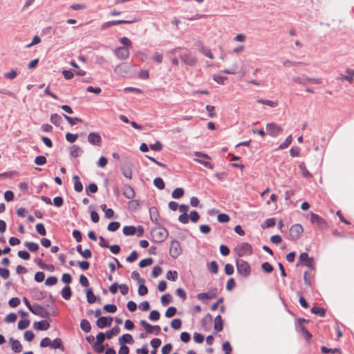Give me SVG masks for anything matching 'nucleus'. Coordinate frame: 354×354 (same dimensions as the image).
Returning a JSON list of instances; mask_svg holds the SVG:
<instances>
[{"mask_svg":"<svg viewBox=\"0 0 354 354\" xmlns=\"http://www.w3.org/2000/svg\"><path fill=\"white\" fill-rule=\"evenodd\" d=\"M168 231L162 227L158 226L151 230L152 240L156 243H162L168 237Z\"/></svg>","mask_w":354,"mask_h":354,"instance_id":"obj_1","label":"nucleus"},{"mask_svg":"<svg viewBox=\"0 0 354 354\" xmlns=\"http://www.w3.org/2000/svg\"><path fill=\"white\" fill-rule=\"evenodd\" d=\"M236 264L237 268V272L239 274L242 275L244 277H247L250 274L251 268L250 264L247 261L243 259H237Z\"/></svg>","mask_w":354,"mask_h":354,"instance_id":"obj_2","label":"nucleus"},{"mask_svg":"<svg viewBox=\"0 0 354 354\" xmlns=\"http://www.w3.org/2000/svg\"><path fill=\"white\" fill-rule=\"evenodd\" d=\"M310 222L313 224H316L321 230H326L328 227V225L326 221L318 214H316L313 212L310 213Z\"/></svg>","mask_w":354,"mask_h":354,"instance_id":"obj_3","label":"nucleus"},{"mask_svg":"<svg viewBox=\"0 0 354 354\" xmlns=\"http://www.w3.org/2000/svg\"><path fill=\"white\" fill-rule=\"evenodd\" d=\"M182 248L179 241L174 240L171 241L169 254L173 259L178 258L182 254Z\"/></svg>","mask_w":354,"mask_h":354,"instance_id":"obj_4","label":"nucleus"},{"mask_svg":"<svg viewBox=\"0 0 354 354\" xmlns=\"http://www.w3.org/2000/svg\"><path fill=\"white\" fill-rule=\"evenodd\" d=\"M304 232V228L300 224L292 225L289 230V239L291 240H297L299 238Z\"/></svg>","mask_w":354,"mask_h":354,"instance_id":"obj_5","label":"nucleus"},{"mask_svg":"<svg viewBox=\"0 0 354 354\" xmlns=\"http://www.w3.org/2000/svg\"><path fill=\"white\" fill-rule=\"evenodd\" d=\"M137 21H138V19L137 18H133L131 20H113V21H109L104 23L101 26V30H106V29L110 28L111 26H115V25L129 24H132V23L137 22Z\"/></svg>","mask_w":354,"mask_h":354,"instance_id":"obj_6","label":"nucleus"},{"mask_svg":"<svg viewBox=\"0 0 354 354\" xmlns=\"http://www.w3.org/2000/svg\"><path fill=\"white\" fill-rule=\"evenodd\" d=\"M266 130L268 133L272 137H277L283 132V128L274 122L268 123Z\"/></svg>","mask_w":354,"mask_h":354,"instance_id":"obj_7","label":"nucleus"},{"mask_svg":"<svg viewBox=\"0 0 354 354\" xmlns=\"http://www.w3.org/2000/svg\"><path fill=\"white\" fill-rule=\"evenodd\" d=\"M236 250L239 257L250 255L252 253V248L251 245L248 243H242L238 245Z\"/></svg>","mask_w":354,"mask_h":354,"instance_id":"obj_8","label":"nucleus"},{"mask_svg":"<svg viewBox=\"0 0 354 354\" xmlns=\"http://www.w3.org/2000/svg\"><path fill=\"white\" fill-rule=\"evenodd\" d=\"M140 325L147 333L159 335L160 333V327L159 326H151L145 320H141Z\"/></svg>","mask_w":354,"mask_h":354,"instance_id":"obj_9","label":"nucleus"},{"mask_svg":"<svg viewBox=\"0 0 354 354\" xmlns=\"http://www.w3.org/2000/svg\"><path fill=\"white\" fill-rule=\"evenodd\" d=\"M30 312L43 318H47L49 317V313L46 309L37 304L32 305V310H30Z\"/></svg>","mask_w":354,"mask_h":354,"instance_id":"obj_10","label":"nucleus"},{"mask_svg":"<svg viewBox=\"0 0 354 354\" xmlns=\"http://www.w3.org/2000/svg\"><path fill=\"white\" fill-rule=\"evenodd\" d=\"M180 57L185 64L194 66L196 63V57L188 52L180 53Z\"/></svg>","mask_w":354,"mask_h":354,"instance_id":"obj_11","label":"nucleus"},{"mask_svg":"<svg viewBox=\"0 0 354 354\" xmlns=\"http://www.w3.org/2000/svg\"><path fill=\"white\" fill-rule=\"evenodd\" d=\"M114 54L118 59L125 60L129 57V49L125 47H118L115 49Z\"/></svg>","mask_w":354,"mask_h":354,"instance_id":"obj_12","label":"nucleus"},{"mask_svg":"<svg viewBox=\"0 0 354 354\" xmlns=\"http://www.w3.org/2000/svg\"><path fill=\"white\" fill-rule=\"evenodd\" d=\"M88 142L93 145L100 146L102 138L98 133L92 132L88 135Z\"/></svg>","mask_w":354,"mask_h":354,"instance_id":"obj_13","label":"nucleus"},{"mask_svg":"<svg viewBox=\"0 0 354 354\" xmlns=\"http://www.w3.org/2000/svg\"><path fill=\"white\" fill-rule=\"evenodd\" d=\"M299 261L310 268L314 266L313 259L310 258L306 252H303L299 255Z\"/></svg>","mask_w":354,"mask_h":354,"instance_id":"obj_14","label":"nucleus"},{"mask_svg":"<svg viewBox=\"0 0 354 354\" xmlns=\"http://www.w3.org/2000/svg\"><path fill=\"white\" fill-rule=\"evenodd\" d=\"M113 319L111 317H100L96 322V325L100 328H103L106 326H110Z\"/></svg>","mask_w":354,"mask_h":354,"instance_id":"obj_15","label":"nucleus"},{"mask_svg":"<svg viewBox=\"0 0 354 354\" xmlns=\"http://www.w3.org/2000/svg\"><path fill=\"white\" fill-rule=\"evenodd\" d=\"M181 50L182 48L176 47L167 53V56L170 59L172 64L176 66H178L179 65V62L178 59L175 57V55Z\"/></svg>","mask_w":354,"mask_h":354,"instance_id":"obj_16","label":"nucleus"},{"mask_svg":"<svg viewBox=\"0 0 354 354\" xmlns=\"http://www.w3.org/2000/svg\"><path fill=\"white\" fill-rule=\"evenodd\" d=\"M299 324V328L300 329L301 332L305 335V337L307 340H309L312 337V335L310 333V332L306 329L305 326L302 325L303 322H308V320H306L305 319L301 318L298 321Z\"/></svg>","mask_w":354,"mask_h":354,"instance_id":"obj_17","label":"nucleus"},{"mask_svg":"<svg viewBox=\"0 0 354 354\" xmlns=\"http://www.w3.org/2000/svg\"><path fill=\"white\" fill-rule=\"evenodd\" d=\"M354 78V71L350 68L346 70V75L341 74L338 80H344L352 84Z\"/></svg>","mask_w":354,"mask_h":354,"instance_id":"obj_18","label":"nucleus"},{"mask_svg":"<svg viewBox=\"0 0 354 354\" xmlns=\"http://www.w3.org/2000/svg\"><path fill=\"white\" fill-rule=\"evenodd\" d=\"M123 195L128 199H132L135 197V192L131 185H124L123 188Z\"/></svg>","mask_w":354,"mask_h":354,"instance_id":"obj_19","label":"nucleus"},{"mask_svg":"<svg viewBox=\"0 0 354 354\" xmlns=\"http://www.w3.org/2000/svg\"><path fill=\"white\" fill-rule=\"evenodd\" d=\"M34 328L38 330H46L50 327V324L46 321L35 322L33 324Z\"/></svg>","mask_w":354,"mask_h":354,"instance_id":"obj_20","label":"nucleus"},{"mask_svg":"<svg viewBox=\"0 0 354 354\" xmlns=\"http://www.w3.org/2000/svg\"><path fill=\"white\" fill-rule=\"evenodd\" d=\"M150 218L155 223H159L160 216L158 209L156 207H151L149 209Z\"/></svg>","mask_w":354,"mask_h":354,"instance_id":"obj_21","label":"nucleus"},{"mask_svg":"<svg viewBox=\"0 0 354 354\" xmlns=\"http://www.w3.org/2000/svg\"><path fill=\"white\" fill-rule=\"evenodd\" d=\"M10 343L11 344L12 349L15 353H19L22 350V346L21 343L16 339H14L13 338L10 339Z\"/></svg>","mask_w":354,"mask_h":354,"instance_id":"obj_22","label":"nucleus"},{"mask_svg":"<svg viewBox=\"0 0 354 354\" xmlns=\"http://www.w3.org/2000/svg\"><path fill=\"white\" fill-rule=\"evenodd\" d=\"M223 322L221 315H218L214 319V330L217 332H220L223 330Z\"/></svg>","mask_w":354,"mask_h":354,"instance_id":"obj_23","label":"nucleus"},{"mask_svg":"<svg viewBox=\"0 0 354 354\" xmlns=\"http://www.w3.org/2000/svg\"><path fill=\"white\" fill-rule=\"evenodd\" d=\"M83 153V150L77 145H73L70 151V155L73 158H77Z\"/></svg>","mask_w":354,"mask_h":354,"instance_id":"obj_24","label":"nucleus"},{"mask_svg":"<svg viewBox=\"0 0 354 354\" xmlns=\"http://www.w3.org/2000/svg\"><path fill=\"white\" fill-rule=\"evenodd\" d=\"M62 297L66 299L69 300L72 296V291L69 286H65L61 291Z\"/></svg>","mask_w":354,"mask_h":354,"instance_id":"obj_25","label":"nucleus"},{"mask_svg":"<svg viewBox=\"0 0 354 354\" xmlns=\"http://www.w3.org/2000/svg\"><path fill=\"white\" fill-rule=\"evenodd\" d=\"M133 337L130 334H124L119 338V343L120 344H124V343L133 344Z\"/></svg>","mask_w":354,"mask_h":354,"instance_id":"obj_26","label":"nucleus"},{"mask_svg":"<svg viewBox=\"0 0 354 354\" xmlns=\"http://www.w3.org/2000/svg\"><path fill=\"white\" fill-rule=\"evenodd\" d=\"M73 179L74 180V189L76 192H80L83 190V185L82 183L80 182V177L77 175H75L73 177Z\"/></svg>","mask_w":354,"mask_h":354,"instance_id":"obj_27","label":"nucleus"},{"mask_svg":"<svg viewBox=\"0 0 354 354\" xmlns=\"http://www.w3.org/2000/svg\"><path fill=\"white\" fill-rule=\"evenodd\" d=\"M137 228L134 226H124L123 233L126 236H132L136 234Z\"/></svg>","mask_w":354,"mask_h":354,"instance_id":"obj_28","label":"nucleus"},{"mask_svg":"<svg viewBox=\"0 0 354 354\" xmlns=\"http://www.w3.org/2000/svg\"><path fill=\"white\" fill-rule=\"evenodd\" d=\"M299 168L301 172V174L304 177L309 178L312 177V174L308 171L306 169V165L304 162H301L299 165Z\"/></svg>","mask_w":354,"mask_h":354,"instance_id":"obj_29","label":"nucleus"},{"mask_svg":"<svg viewBox=\"0 0 354 354\" xmlns=\"http://www.w3.org/2000/svg\"><path fill=\"white\" fill-rule=\"evenodd\" d=\"M120 331V328H118V326L113 327L112 329L107 330L106 332V337L107 339H110L113 336H115L118 334H119Z\"/></svg>","mask_w":354,"mask_h":354,"instance_id":"obj_30","label":"nucleus"},{"mask_svg":"<svg viewBox=\"0 0 354 354\" xmlns=\"http://www.w3.org/2000/svg\"><path fill=\"white\" fill-rule=\"evenodd\" d=\"M50 122L54 125L59 127L62 122V119L59 115H58L57 113H54V114H52L50 116Z\"/></svg>","mask_w":354,"mask_h":354,"instance_id":"obj_31","label":"nucleus"},{"mask_svg":"<svg viewBox=\"0 0 354 354\" xmlns=\"http://www.w3.org/2000/svg\"><path fill=\"white\" fill-rule=\"evenodd\" d=\"M311 312L313 314L319 315L320 317H325V315H326V310L324 308H320L319 306H313L311 308Z\"/></svg>","mask_w":354,"mask_h":354,"instance_id":"obj_32","label":"nucleus"},{"mask_svg":"<svg viewBox=\"0 0 354 354\" xmlns=\"http://www.w3.org/2000/svg\"><path fill=\"white\" fill-rule=\"evenodd\" d=\"M258 103L265 104L267 106H269L270 107H276L278 106V102L277 101H272L269 100H263V99H258L257 100Z\"/></svg>","mask_w":354,"mask_h":354,"instance_id":"obj_33","label":"nucleus"},{"mask_svg":"<svg viewBox=\"0 0 354 354\" xmlns=\"http://www.w3.org/2000/svg\"><path fill=\"white\" fill-rule=\"evenodd\" d=\"M86 297H87V301L89 304H93L96 301V297L95 296L94 293L93 292V290L91 288H89L86 290Z\"/></svg>","mask_w":354,"mask_h":354,"instance_id":"obj_34","label":"nucleus"},{"mask_svg":"<svg viewBox=\"0 0 354 354\" xmlns=\"http://www.w3.org/2000/svg\"><path fill=\"white\" fill-rule=\"evenodd\" d=\"M80 327L86 333L90 332L91 329V324L87 319H82L81 321Z\"/></svg>","mask_w":354,"mask_h":354,"instance_id":"obj_35","label":"nucleus"},{"mask_svg":"<svg viewBox=\"0 0 354 354\" xmlns=\"http://www.w3.org/2000/svg\"><path fill=\"white\" fill-rule=\"evenodd\" d=\"M24 245L32 252H35L39 249V245L34 242H26Z\"/></svg>","mask_w":354,"mask_h":354,"instance_id":"obj_36","label":"nucleus"},{"mask_svg":"<svg viewBox=\"0 0 354 354\" xmlns=\"http://www.w3.org/2000/svg\"><path fill=\"white\" fill-rule=\"evenodd\" d=\"M120 42L123 45L122 47H125V48L130 49L132 47V42L126 37L120 38Z\"/></svg>","mask_w":354,"mask_h":354,"instance_id":"obj_37","label":"nucleus"},{"mask_svg":"<svg viewBox=\"0 0 354 354\" xmlns=\"http://www.w3.org/2000/svg\"><path fill=\"white\" fill-rule=\"evenodd\" d=\"M275 219L274 218L266 219L261 225L262 228L272 227L275 225Z\"/></svg>","mask_w":354,"mask_h":354,"instance_id":"obj_38","label":"nucleus"},{"mask_svg":"<svg viewBox=\"0 0 354 354\" xmlns=\"http://www.w3.org/2000/svg\"><path fill=\"white\" fill-rule=\"evenodd\" d=\"M292 81L297 84L306 85L308 84V77H293Z\"/></svg>","mask_w":354,"mask_h":354,"instance_id":"obj_39","label":"nucleus"},{"mask_svg":"<svg viewBox=\"0 0 354 354\" xmlns=\"http://www.w3.org/2000/svg\"><path fill=\"white\" fill-rule=\"evenodd\" d=\"M292 141V137L291 135H290L286 138L285 141L279 146L278 149H286L291 144Z\"/></svg>","mask_w":354,"mask_h":354,"instance_id":"obj_40","label":"nucleus"},{"mask_svg":"<svg viewBox=\"0 0 354 354\" xmlns=\"http://www.w3.org/2000/svg\"><path fill=\"white\" fill-rule=\"evenodd\" d=\"M194 160L198 163L201 164L202 165H203L204 167H205L208 169H214V165H212L209 161H205V160L200 159V158H194Z\"/></svg>","mask_w":354,"mask_h":354,"instance_id":"obj_41","label":"nucleus"},{"mask_svg":"<svg viewBox=\"0 0 354 354\" xmlns=\"http://www.w3.org/2000/svg\"><path fill=\"white\" fill-rule=\"evenodd\" d=\"M166 278L169 281H175L178 278V272L176 270H169L166 274Z\"/></svg>","mask_w":354,"mask_h":354,"instance_id":"obj_42","label":"nucleus"},{"mask_svg":"<svg viewBox=\"0 0 354 354\" xmlns=\"http://www.w3.org/2000/svg\"><path fill=\"white\" fill-rule=\"evenodd\" d=\"M51 347L53 348H62V350H64L62 342L59 338H56L53 342H51Z\"/></svg>","mask_w":354,"mask_h":354,"instance_id":"obj_43","label":"nucleus"},{"mask_svg":"<svg viewBox=\"0 0 354 354\" xmlns=\"http://www.w3.org/2000/svg\"><path fill=\"white\" fill-rule=\"evenodd\" d=\"M184 195V189L183 188H176L172 192L174 198H180Z\"/></svg>","mask_w":354,"mask_h":354,"instance_id":"obj_44","label":"nucleus"},{"mask_svg":"<svg viewBox=\"0 0 354 354\" xmlns=\"http://www.w3.org/2000/svg\"><path fill=\"white\" fill-rule=\"evenodd\" d=\"M200 52L201 53H203L205 56H206L210 59H214V55L212 53L211 50L209 48L202 46L200 48Z\"/></svg>","mask_w":354,"mask_h":354,"instance_id":"obj_45","label":"nucleus"},{"mask_svg":"<svg viewBox=\"0 0 354 354\" xmlns=\"http://www.w3.org/2000/svg\"><path fill=\"white\" fill-rule=\"evenodd\" d=\"M93 349L97 353H102L104 350V346L102 343L94 342L93 344Z\"/></svg>","mask_w":354,"mask_h":354,"instance_id":"obj_46","label":"nucleus"},{"mask_svg":"<svg viewBox=\"0 0 354 354\" xmlns=\"http://www.w3.org/2000/svg\"><path fill=\"white\" fill-rule=\"evenodd\" d=\"M153 184L159 189H162L165 187V183L160 177H157L154 179Z\"/></svg>","mask_w":354,"mask_h":354,"instance_id":"obj_47","label":"nucleus"},{"mask_svg":"<svg viewBox=\"0 0 354 354\" xmlns=\"http://www.w3.org/2000/svg\"><path fill=\"white\" fill-rule=\"evenodd\" d=\"M172 300L171 295L169 293L165 294L161 297V303L163 306H167Z\"/></svg>","mask_w":354,"mask_h":354,"instance_id":"obj_48","label":"nucleus"},{"mask_svg":"<svg viewBox=\"0 0 354 354\" xmlns=\"http://www.w3.org/2000/svg\"><path fill=\"white\" fill-rule=\"evenodd\" d=\"M120 227V223L119 222L114 221V222H111L108 225L107 229L109 231L115 232L116 230H118L119 229Z\"/></svg>","mask_w":354,"mask_h":354,"instance_id":"obj_49","label":"nucleus"},{"mask_svg":"<svg viewBox=\"0 0 354 354\" xmlns=\"http://www.w3.org/2000/svg\"><path fill=\"white\" fill-rule=\"evenodd\" d=\"M208 270L213 274H216L218 270L217 263L214 261H212L208 265Z\"/></svg>","mask_w":354,"mask_h":354,"instance_id":"obj_50","label":"nucleus"},{"mask_svg":"<svg viewBox=\"0 0 354 354\" xmlns=\"http://www.w3.org/2000/svg\"><path fill=\"white\" fill-rule=\"evenodd\" d=\"M64 117L67 120V122L71 125H75L77 123L82 122V120L78 118H71L65 114H64Z\"/></svg>","mask_w":354,"mask_h":354,"instance_id":"obj_51","label":"nucleus"},{"mask_svg":"<svg viewBox=\"0 0 354 354\" xmlns=\"http://www.w3.org/2000/svg\"><path fill=\"white\" fill-rule=\"evenodd\" d=\"M213 79L218 84H224L225 82L227 80V77L220 75H214Z\"/></svg>","mask_w":354,"mask_h":354,"instance_id":"obj_52","label":"nucleus"},{"mask_svg":"<svg viewBox=\"0 0 354 354\" xmlns=\"http://www.w3.org/2000/svg\"><path fill=\"white\" fill-rule=\"evenodd\" d=\"M121 169L124 177L129 179L132 178V171L129 167H122Z\"/></svg>","mask_w":354,"mask_h":354,"instance_id":"obj_53","label":"nucleus"},{"mask_svg":"<svg viewBox=\"0 0 354 354\" xmlns=\"http://www.w3.org/2000/svg\"><path fill=\"white\" fill-rule=\"evenodd\" d=\"M263 270L266 273H270L273 271L272 266L268 262H264L261 265Z\"/></svg>","mask_w":354,"mask_h":354,"instance_id":"obj_54","label":"nucleus"},{"mask_svg":"<svg viewBox=\"0 0 354 354\" xmlns=\"http://www.w3.org/2000/svg\"><path fill=\"white\" fill-rule=\"evenodd\" d=\"M217 219L219 223H225L230 221V216L227 214H218Z\"/></svg>","mask_w":354,"mask_h":354,"instance_id":"obj_55","label":"nucleus"},{"mask_svg":"<svg viewBox=\"0 0 354 354\" xmlns=\"http://www.w3.org/2000/svg\"><path fill=\"white\" fill-rule=\"evenodd\" d=\"M30 321L28 319H21L18 322V328L19 330H24L28 327Z\"/></svg>","mask_w":354,"mask_h":354,"instance_id":"obj_56","label":"nucleus"},{"mask_svg":"<svg viewBox=\"0 0 354 354\" xmlns=\"http://www.w3.org/2000/svg\"><path fill=\"white\" fill-rule=\"evenodd\" d=\"M57 283V278L54 276L48 277L45 281V284L48 286H54Z\"/></svg>","mask_w":354,"mask_h":354,"instance_id":"obj_57","label":"nucleus"},{"mask_svg":"<svg viewBox=\"0 0 354 354\" xmlns=\"http://www.w3.org/2000/svg\"><path fill=\"white\" fill-rule=\"evenodd\" d=\"M152 263H153V259L151 258L145 259L140 261L139 266L140 268H145V267L151 265Z\"/></svg>","mask_w":354,"mask_h":354,"instance_id":"obj_58","label":"nucleus"},{"mask_svg":"<svg viewBox=\"0 0 354 354\" xmlns=\"http://www.w3.org/2000/svg\"><path fill=\"white\" fill-rule=\"evenodd\" d=\"M199 218L200 216L196 211L193 210L190 212L189 219H190L192 222L196 223L199 220Z\"/></svg>","mask_w":354,"mask_h":354,"instance_id":"obj_59","label":"nucleus"},{"mask_svg":"<svg viewBox=\"0 0 354 354\" xmlns=\"http://www.w3.org/2000/svg\"><path fill=\"white\" fill-rule=\"evenodd\" d=\"M182 322L180 319H174L171 322V326L175 330H178L181 327Z\"/></svg>","mask_w":354,"mask_h":354,"instance_id":"obj_60","label":"nucleus"},{"mask_svg":"<svg viewBox=\"0 0 354 354\" xmlns=\"http://www.w3.org/2000/svg\"><path fill=\"white\" fill-rule=\"evenodd\" d=\"M86 193L89 194L90 193L94 194L97 192V186L95 183H91L86 189Z\"/></svg>","mask_w":354,"mask_h":354,"instance_id":"obj_61","label":"nucleus"},{"mask_svg":"<svg viewBox=\"0 0 354 354\" xmlns=\"http://www.w3.org/2000/svg\"><path fill=\"white\" fill-rule=\"evenodd\" d=\"M148 292V288L146 286H145L143 283H140L139 288H138V294L140 296H145Z\"/></svg>","mask_w":354,"mask_h":354,"instance_id":"obj_62","label":"nucleus"},{"mask_svg":"<svg viewBox=\"0 0 354 354\" xmlns=\"http://www.w3.org/2000/svg\"><path fill=\"white\" fill-rule=\"evenodd\" d=\"M20 304V300L18 297H12L11 298L9 301L8 304L12 308H15L18 306Z\"/></svg>","mask_w":354,"mask_h":354,"instance_id":"obj_63","label":"nucleus"},{"mask_svg":"<svg viewBox=\"0 0 354 354\" xmlns=\"http://www.w3.org/2000/svg\"><path fill=\"white\" fill-rule=\"evenodd\" d=\"M149 318L151 321H157L160 319V313L158 310H152L149 316Z\"/></svg>","mask_w":354,"mask_h":354,"instance_id":"obj_64","label":"nucleus"}]
</instances>
